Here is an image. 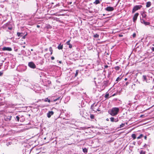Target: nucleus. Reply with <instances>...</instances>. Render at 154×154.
Wrapping results in <instances>:
<instances>
[{
    "label": "nucleus",
    "mask_w": 154,
    "mask_h": 154,
    "mask_svg": "<svg viewBox=\"0 0 154 154\" xmlns=\"http://www.w3.org/2000/svg\"><path fill=\"white\" fill-rule=\"evenodd\" d=\"M12 50V48L10 47H4L2 48V50L3 51H11Z\"/></svg>",
    "instance_id": "obj_6"
},
{
    "label": "nucleus",
    "mask_w": 154,
    "mask_h": 154,
    "mask_svg": "<svg viewBox=\"0 0 154 154\" xmlns=\"http://www.w3.org/2000/svg\"><path fill=\"white\" fill-rule=\"evenodd\" d=\"M44 101L45 102H48L49 103H50L51 102V100H50L48 99V98H46L44 100Z\"/></svg>",
    "instance_id": "obj_19"
},
{
    "label": "nucleus",
    "mask_w": 154,
    "mask_h": 154,
    "mask_svg": "<svg viewBox=\"0 0 154 154\" xmlns=\"http://www.w3.org/2000/svg\"><path fill=\"white\" fill-rule=\"evenodd\" d=\"M146 145V144H144V147H145Z\"/></svg>",
    "instance_id": "obj_48"
},
{
    "label": "nucleus",
    "mask_w": 154,
    "mask_h": 154,
    "mask_svg": "<svg viewBox=\"0 0 154 154\" xmlns=\"http://www.w3.org/2000/svg\"><path fill=\"white\" fill-rule=\"evenodd\" d=\"M26 35H25L23 36V37L22 38L25 39V38L26 36Z\"/></svg>",
    "instance_id": "obj_37"
},
{
    "label": "nucleus",
    "mask_w": 154,
    "mask_h": 154,
    "mask_svg": "<svg viewBox=\"0 0 154 154\" xmlns=\"http://www.w3.org/2000/svg\"><path fill=\"white\" fill-rule=\"evenodd\" d=\"M122 79L121 78H120L119 77H118L116 79V81L118 82L121 80Z\"/></svg>",
    "instance_id": "obj_23"
},
{
    "label": "nucleus",
    "mask_w": 154,
    "mask_h": 154,
    "mask_svg": "<svg viewBox=\"0 0 154 154\" xmlns=\"http://www.w3.org/2000/svg\"><path fill=\"white\" fill-rule=\"evenodd\" d=\"M104 72H105V70L104 69V71H103Z\"/></svg>",
    "instance_id": "obj_55"
},
{
    "label": "nucleus",
    "mask_w": 154,
    "mask_h": 154,
    "mask_svg": "<svg viewBox=\"0 0 154 154\" xmlns=\"http://www.w3.org/2000/svg\"><path fill=\"white\" fill-rule=\"evenodd\" d=\"M83 151L85 153H87L88 152V149L86 148L83 149Z\"/></svg>",
    "instance_id": "obj_18"
},
{
    "label": "nucleus",
    "mask_w": 154,
    "mask_h": 154,
    "mask_svg": "<svg viewBox=\"0 0 154 154\" xmlns=\"http://www.w3.org/2000/svg\"><path fill=\"white\" fill-rule=\"evenodd\" d=\"M99 37V35L97 34H96L94 35V37L95 38H98Z\"/></svg>",
    "instance_id": "obj_22"
},
{
    "label": "nucleus",
    "mask_w": 154,
    "mask_h": 154,
    "mask_svg": "<svg viewBox=\"0 0 154 154\" xmlns=\"http://www.w3.org/2000/svg\"><path fill=\"white\" fill-rule=\"evenodd\" d=\"M120 67L119 66H116L115 67V69L116 70H118L119 69Z\"/></svg>",
    "instance_id": "obj_26"
},
{
    "label": "nucleus",
    "mask_w": 154,
    "mask_h": 154,
    "mask_svg": "<svg viewBox=\"0 0 154 154\" xmlns=\"http://www.w3.org/2000/svg\"><path fill=\"white\" fill-rule=\"evenodd\" d=\"M59 63H61V61H59Z\"/></svg>",
    "instance_id": "obj_50"
},
{
    "label": "nucleus",
    "mask_w": 154,
    "mask_h": 154,
    "mask_svg": "<svg viewBox=\"0 0 154 154\" xmlns=\"http://www.w3.org/2000/svg\"><path fill=\"white\" fill-rule=\"evenodd\" d=\"M57 100H58V99H55L54 100V101H57Z\"/></svg>",
    "instance_id": "obj_43"
},
{
    "label": "nucleus",
    "mask_w": 154,
    "mask_h": 154,
    "mask_svg": "<svg viewBox=\"0 0 154 154\" xmlns=\"http://www.w3.org/2000/svg\"><path fill=\"white\" fill-rule=\"evenodd\" d=\"M151 49H152V51H154V47H152L151 48Z\"/></svg>",
    "instance_id": "obj_35"
},
{
    "label": "nucleus",
    "mask_w": 154,
    "mask_h": 154,
    "mask_svg": "<svg viewBox=\"0 0 154 154\" xmlns=\"http://www.w3.org/2000/svg\"><path fill=\"white\" fill-rule=\"evenodd\" d=\"M125 125V124H122L120 125V127L122 128Z\"/></svg>",
    "instance_id": "obj_29"
},
{
    "label": "nucleus",
    "mask_w": 154,
    "mask_h": 154,
    "mask_svg": "<svg viewBox=\"0 0 154 154\" xmlns=\"http://www.w3.org/2000/svg\"><path fill=\"white\" fill-rule=\"evenodd\" d=\"M135 142H134L133 143V144H134V145H135Z\"/></svg>",
    "instance_id": "obj_46"
},
{
    "label": "nucleus",
    "mask_w": 154,
    "mask_h": 154,
    "mask_svg": "<svg viewBox=\"0 0 154 154\" xmlns=\"http://www.w3.org/2000/svg\"><path fill=\"white\" fill-rule=\"evenodd\" d=\"M139 14V13H136L134 15L133 17V20L134 22H135L136 21Z\"/></svg>",
    "instance_id": "obj_9"
},
{
    "label": "nucleus",
    "mask_w": 154,
    "mask_h": 154,
    "mask_svg": "<svg viewBox=\"0 0 154 154\" xmlns=\"http://www.w3.org/2000/svg\"><path fill=\"white\" fill-rule=\"evenodd\" d=\"M151 5V3L150 2H147L146 3V8H148Z\"/></svg>",
    "instance_id": "obj_12"
},
{
    "label": "nucleus",
    "mask_w": 154,
    "mask_h": 154,
    "mask_svg": "<svg viewBox=\"0 0 154 154\" xmlns=\"http://www.w3.org/2000/svg\"><path fill=\"white\" fill-rule=\"evenodd\" d=\"M106 120L107 121H109V119H108V118L106 119Z\"/></svg>",
    "instance_id": "obj_45"
},
{
    "label": "nucleus",
    "mask_w": 154,
    "mask_h": 154,
    "mask_svg": "<svg viewBox=\"0 0 154 154\" xmlns=\"http://www.w3.org/2000/svg\"><path fill=\"white\" fill-rule=\"evenodd\" d=\"M8 29L9 30H11L12 28L11 27H8Z\"/></svg>",
    "instance_id": "obj_38"
},
{
    "label": "nucleus",
    "mask_w": 154,
    "mask_h": 154,
    "mask_svg": "<svg viewBox=\"0 0 154 154\" xmlns=\"http://www.w3.org/2000/svg\"><path fill=\"white\" fill-rule=\"evenodd\" d=\"M70 40H69V41H68L66 42V44L67 45H68V44H70Z\"/></svg>",
    "instance_id": "obj_32"
},
{
    "label": "nucleus",
    "mask_w": 154,
    "mask_h": 154,
    "mask_svg": "<svg viewBox=\"0 0 154 154\" xmlns=\"http://www.w3.org/2000/svg\"><path fill=\"white\" fill-rule=\"evenodd\" d=\"M143 81H145L146 82H147V76L145 75H143Z\"/></svg>",
    "instance_id": "obj_14"
},
{
    "label": "nucleus",
    "mask_w": 154,
    "mask_h": 154,
    "mask_svg": "<svg viewBox=\"0 0 154 154\" xmlns=\"http://www.w3.org/2000/svg\"><path fill=\"white\" fill-rule=\"evenodd\" d=\"M40 26L39 25H37V27H38V28H39V27Z\"/></svg>",
    "instance_id": "obj_42"
},
{
    "label": "nucleus",
    "mask_w": 154,
    "mask_h": 154,
    "mask_svg": "<svg viewBox=\"0 0 154 154\" xmlns=\"http://www.w3.org/2000/svg\"><path fill=\"white\" fill-rule=\"evenodd\" d=\"M129 83V82H127L125 84V85L126 86H127L128 85V84Z\"/></svg>",
    "instance_id": "obj_33"
},
{
    "label": "nucleus",
    "mask_w": 154,
    "mask_h": 154,
    "mask_svg": "<svg viewBox=\"0 0 154 154\" xmlns=\"http://www.w3.org/2000/svg\"><path fill=\"white\" fill-rule=\"evenodd\" d=\"M116 95V94H113V95H112V96H115Z\"/></svg>",
    "instance_id": "obj_47"
},
{
    "label": "nucleus",
    "mask_w": 154,
    "mask_h": 154,
    "mask_svg": "<svg viewBox=\"0 0 154 154\" xmlns=\"http://www.w3.org/2000/svg\"><path fill=\"white\" fill-rule=\"evenodd\" d=\"M108 67V66L107 65L105 66V68H107Z\"/></svg>",
    "instance_id": "obj_41"
},
{
    "label": "nucleus",
    "mask_w": 154,
    "mask_h": 154,
    "mask_svg": "<svg viewBox=\"0 0 154 154\" xmlns=\"http://www.w3.org/2000/svg\"><path fill=\"white\" fill-rule=\"evenodd\" d=\"M23 48H25V46H23Z\"/></svg>",
    "instance_id": "obj_52"
},
{
    "label": "nucleus",
    "mask_w": 154,
    "mask_h": 154,
    "mask_svg": "<svg viewBox=\"0 0 154 154\" xmlns=\"http://www.w3.org/2000/svg\"><path fill=\"white\" fill-rule=\"evenodd\" d=\"M92 106H93V105H92V106H91V107H92Z\"/></svg>",
    "instance_id": "obj_56"
},
{
    "label": "nucleus",
    "mask_w": 154,
    "mask_h": 154,
    "mask_svg": "<svg viewBox=\"0 0 154 154\" xmlns=\"http://www.w3.org/2000/svg\"><path fill=\"white\" fill-rule=\"evenodd\" d=\"M79 72V70H76V73H75V77H76V76H77V75H78Z\"/></svg>",
    "instance_id": "obj_24"
},
{
    "label": "nucleus",
    "mask_w": 154,
    "mask_h": 154,
    "mask_svg": "<svg viewBox=\"0 0 154 154\" xmlns=\"http://www.w3.org/2000/svg\"><path fill=\"white\" fill-rule=\"evenodd\" d=\"M136 34L135 33H134L133 35V37H135V36H136Z\"/></svg>",
    "instance_id": "obj_34"
},
{
    "label": "nucleus",
    "mask_w": 154,
    "mask_h": 154,
    "mask_svg": "<svg viewBox=\"0 0 154 154\" xmlns=\"http://www.w3.org/2000/svg\"><path fill=\"white\" fill-rule=\"evenodd\" d=\"M144 139L145 140H146V139H147V136H144Z\"/></svg>",
    "instance_id": "obj_40"
},
{
    "label": "nucleus",
    "mask_w": 154,
    "mask_h": 154,
    "mask_svg": "<svg viewBox=\"0 0 154 154\" xmlns=\"http://www.w3.org/2000/svg\"><path fill=\"white\" fill-rule=\"evenodd\" d=\"M93 3L96 5H97L100 3V1L99 0H96Z\"/></svg>",
    "instance_id": "obj_16"
},
{
    "label": "nucleus",
    "mask_w": 154,
    "mask_h": 154,
    "mask_svg": "<svg viewBox=\"0 0 154 154\" xmlns=\"http://www.w3.org/2000/svg\"><path fill=\"white\" fill-rule=\"evenodd\" d=\"M143 136V134H141L139 135V136H138V137H137V139H140Z\"/></svg>",
    "instance_id": "obj_17"
},
{
    "label": "nucleus",
    "mask_w": 154,
    "mask_h": 154,
    "mask_svg": "<svg viewBox=\"0 0 154 154\" xmlns=\"http://www.w3.org/2000/svg\"><path fill=\"white\" fill-rule=\"evenodd\" d=\"M119 109L117 107H113L108 111V113L112 116H115L118 114Z\"/></svg>",
    "instance_id": "obj_1"
},
{
    "label": "nucleus",
    "mask_w": 154,
    "mask_h": 154,
    "mask_svg": "<svg viewBox=\"0 0 154 154\" xmlns=\"http://www.w3.org/2000/svg\"><path fill=\"white\" fill-rule=\"evenodd\" d=\"M68 45H69V48H72V45L71 44H68Z\"/></svg>",
    "instance_id": "obj_30"
},
{
    "label": "nucleus",
    "mask_w": 154,
    "mask_h": 154,
    "mask_svg": "<svg viewBox=\"0 0 154 154\" xmlns=\"http://www.w3.org/2000/svg\"><path fill=\"white\" fill-rule=\"evenodd\" d=\"M28 66L31 68L32 69H35L36 68V66L34 63L32 62H31L29 63Z\"/></svg>",
    "instance_id": "obj_4"
},
{
    "label": "nucleus",
    "mask_w": 154,
    "mask_h": 154,
    "mask_svg": "<svg viewBox=\"0 0 154 154\" xmlns=\"http://www.w3.org/2000/svg\"><path fill=\"white\" fill-rule=\"evenodd\" d=\"M90 117L91 119H93L94 118V116L92 114H91Z\"/></svg>",
    "instance_id": "obj_27"
},
{
    "label": "nucleus",
    "mask_w": 154,
    "mask_h": 154,
    "mask_svg": "<svg viewBox=\"0 0 154 154\" xmlns=\"http://www.w3.org/2000/svg\"><path fill=\"white\" fill-rule=\"evenodd\" d=\"M146 12L145 11H141L140 12V14L142 16L143 18L146 19Z\"/></svg>",
    "instance_id": "obj_8"
},
{
    "label": "nucleus",
    "mask_w": 154,
    "mask_h": 154,
    "mask_svg": "<svg viewBox=\"0 0 154 154\" xmlns=\"http://www.w3.org/2000/svg\"><path fill=\"white\" fill-rule=\"evenodd\" d=\"M97 111H100V110L99 109H97Z\"/></svg>",
    "instance_id": "obj_49"
},
{
    "label": "nucleus",
    "mask_w": 154,
    "mask_h": 154,
    "mask_svg": "<svg viewBox=\"0 0 154 154\" xmlns=\"http://www.w3.org/2000/svg\"><path fill=\"white\" fill-rule=\"evenodd\" d=\"M127 80V78H125V81H126Z\"/></svg>",
    "instance_id": "obj_44"
},
{
    "label": "nucleus",
    "mask_w": 154,
    "mask_h": 154,
    "mask_svg": "<svg viewBox=\"0 0 154 154\" xmlns=\"http://www.w3.org/2000/svg\"><path fill=\"white\" fill-rule=\"evenodd\" d=\"M17 34L18 36H22V35H21L22 34V33H20L19 32H17Z\"/></svg>",
    "instance_id": "obj_25"
},
{
    "label": "nucleus",
    "mask_w": 154,
    "mask_h": 154,
    "mask_svg": "<svg viewBox=\"0 0 154 154\" xmlns=\"http://www.w3.org/2000/svg\"><path fill=\"white\" fill-rule=\"evenodd\" d=\"M146 152L143 151V150H141L140 152V154H145Z\"/></svg>",
    "instance_id": "obj_21"
},
{
    "label": "nucleus",
    "mask_w": 154,
    "mask_h": 154,
    "mask_svg": "<svg viewBox=\"0 0 154 154\" xmlns=\"http://www.w3.org/2000/svg\"><path fill=\"white\" fill-rule=\"evenodd\" d=\"M3 73L0 71V76H2V75Z\"/></svg>",
    "instance_id": "obj_39"
},
{
    "label": "nucleus",
    "mask_w": 154,
    "mask_h": 154,
    "mask_svg": "<svg viewBox=\"0 0 154 154\" xmlns=\"http://www.w3.org/2000/svg\"><path fill=\"white\" fill-rule=\"evenodd\" d=\"M109 96V94H106L105 95V98H107Z\"/></svg>",
    "instance_id": "obj_31"
},
{
    "label": "nucleus",
    "mask_w": 154,
    "mask_h": 154,
    "mask_svg": "<svg viewBox=\"0 0 154 154\" xmlns=\"http://www.w3.org/2000/svg\"><path fill=\"white\" fill-rule=\"evenodd\" d=\"M57 48L59 50L62 49L63 48V45L60 44L58 46Z\"/></svg>",
    "instance_id": "obj_13"
},
{
    "label": "nucleus",
    "mask_w": 154,
    "mask_h": 154,
    "mask_svg": "<svg viewBox=\"0 0 154 154\" xmlns=\"http://www.w3.org/2000/svg\"><path fill=\"white\" fill-rule=\"evenodd\" d=\"M110 121L112 122H117L119 121V119L117 118H114L113 117H111L110 118Z\"/></svg>",
    "instance_id": "obj_7"
},
{
    "label": "nucleus",
    "mask_w": 154,
    "mask_h": 154,
    "mask_svg": "<svg viewBox=\"0 0 154 154\" xmlns=\"http://www.w3.org/2000/svg\"><path fill=\"white\" fill-rule=\"evenodd\" d=\"M16 119H17V121L18 122L20 119V117L18 116H17L16 117Z\"/></svg>",
    "instance_id": "obj_28"
},
{
    "label": "nucleus",
    "mask_w": 154,
    "mask_h": 154,
    "mask_svg": "<svg viewBox=\"0 0 154 154\" xmlns=\"http://www.w3.org/2000/svg\"><path fill=\"white\" fill-rule=\"evenodd\" d=\"M54 113V112L53 111H49L47 113V117L49 118H50L51 117V116L53 115Z\"/></svg>",
    "instance_id": "obj_10"
},
{
    "label": "nucleus",
    "mask_w": 154,
    "mask_h": 154,
    "mask_svg": "<svg viewBox=\"0 0 154 154\" xmlns=\"http://www.w3.org/2000/svg\"><path fill=\"white\" fill-rule=\"evenodd\" d=\"M142 7L141 5H136L134 6L132 10V13H134L140 9Z\"/></svg>",
    "instance_id": "obj_2"
},
{
    "label": "nucleus",
    "mask_w": 154,
    "mask_h": 154,
    "mask_svg": "<svg viewBox=\"0 0 154 154\" xmlns=\"http://www.w3.org/2000/svg\"><path fill=\"white\" fill-rule=\"evenodd\" d=\"M49 51L51 52V55L53 53V50L51 47H50L49 48Z\"/></svg>",
    "instance_id": "obj_20"
},
{
    "label": "nucleus",
    "mask_w": 154,
    "mask_h": 154,
    "mask_svg": "<svg viewBox=\"0 0 154 154\" xmlns=\"http://www.w3.org/2000/svg\"><path fill=\"white\" fill-rule=\"evenodd\" d=\"M31 50V51H33V49H32Z\"/></svg>",
    "instance_id": "obj_51"
},
{
    "label": "nucleus",
    "mask_w": 154,
    "mask_h": 154,
    "mask_svg": "<svg viewBox=\"0 0 154 154\" xmlns=\"http://www.w3.org/2000/svg\"><path fill=\"white\" fill-rule=\"evenodd\" d=\"M46 137H45V138H44V139L45 140V139H46Z\"/></svg>",
    "instance_id": "obj_54"
},
{
    "label": "nucleus",
    "mask_w": 154,
    "mask_h": 154,
    "mask_svg": "<svg viewBox=\"0 0 154 154\" xmlns=\"http://www.w3.org/2000/svg\"><path fill=\"white\" fill-rule=\"evenodd\" d=\"M51 59L52 60H54V57L52 56L51 57Z\"/></svg>",
    "instance_id": "obj_36"
},
{
    "label": "nucleus",
    "mask_w": 154,
    "mask_h": 154,
    "mask_svg": "<svg viewBox=\"0 0 154 154\" xmlns=\"http://www.w3.org/2000/svg\"><path fill=\"white\" fill-rule=\"evenodd\" d=\"M11 117H12L11 116H5V121H9L11 119Z\"/></svg>",
    "instance_id": "obj_11"
},
{
    "label": "nucleus",
    "mask_w": 154,
    "mask_h": 154,
    "mask_svg": "<svg viewBox=\"0 0 154 154\" xmlns=\"http://www.w3.org/2000/svg\"><path fill=\"white\" fill-rule=\"evenodd\" d=\"M140 22L141 23L143 24L145 26L149 25L150 23L146 21L144 19H142L141 18H140Z\"/></svg>",
    "instance_id": "obj_3"
},
{
    "label": "nucleus",
    "mask_w": 154,
    "mask_h": 154,
    "mask_svg": "<svg viewBox=\"0 0 154 154\" xmlns=\"http://www.w3.org/2000/svg\"><path fill=\"white\" fill-rule=\"evenodd\" d=\"M137 134H133L131 135V137L133 138V140H135L136 138V136Z\"/></svg>",
    "instance_id": "obj_15"
},
{
    "label": "nucleus",
    "mask_w": 154,
    "mask_h": 154,
    "mask_svg": "<svg viewBox=\"0 0 154 154\" xmlns=\"http://www.w3.org/2000/svg\"><path fill=\"white\" fill-rule=\"evenodd\" d=\"M119 36H120V37H121V36H122V35H120Z\"/></svg>",
    "instance_id": "obj_53"
},
{
    "label": "nucleus",
    "mask_w": 154,
    "mask_h": 154,
    "mask_svg": "<svg viewBox=\"0 0 154 154\" xmlns=\"http://www.w3.org/2000/svg\"><path fill=\"white\" fill-rule=\"evenodd\" d=\"M105 10L108 11H112L114 10V8L113 7L109 6L105 8Z\"/></svg>",
    "instance_id": "obj_5"
}]
</instances>
